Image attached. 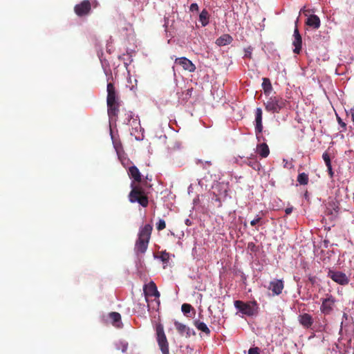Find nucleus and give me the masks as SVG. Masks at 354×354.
<instances>
[{"mask_svg": "<svg viewBox=\"0 0 354 354\" xmlns=\"http://www.w3.org/2000/svg\"><path fill=\"white\" fill-rule=\"evenodd\" d=\"M245 163L251 167L253 169L256 170V171H259L260 169H261V164L259 163V162L255 158V157H250V158H248L246 160H245Z\"/></svg>", "mask_w": 354, "mask_h": 354, "instance_id": "obj_24", "label": "nucleus"}, {"mask_svg": "<svg viewBox=\"0 0 354 354\" xmlns=\"http://www.w3.org/2000/svg\"><path fill=\"white\" fill-rule=\"evenodd\" d=\"M131 190L129 194V200L131 203H138L143 207H147L149 204V198L144 189L139 185L131 183Z\"/></svg>", "mask_w": 354, "mask_h": 354, "instance_id": "obj_2", "label": "nucleus"}, {"mask_svg": "<svg viewBox=\"0 0 354 354\" xmlns=\"http://www.w3.org/2000/svg\"><path fill=\"white\" fill-rule=\"evenodd\" d=\"M309 279L312 283H313V279L312 278H310Z\"/></svg>", "mask_w": 354, "mask_h": 354, "instance_id": "obj_44", "label": "nucleus"}, {"mask_svg": "<svg viewBox=\"0 0 354 354\" xmlns=\"http://www.w3.org/2000/svg\"><path fill=\"white\" fill-rule=\"evenodd\" d=\"M153 230V226L151 224H145L139 229L138 239L136 241L134 251L137 255L143 254L146 252L151 235Z\"/></svg>", "mask_w": 354, "mask_h": 354, "instance_id": "obj_1", "label": "nucleus"}, {"mask_svg": "<svg viewBox=\"0 0 354 354\" xmlns=\"http://www.w3.org/2000/svg\"><path fill=\"white\" fill-rule=\"evenodd\" d=\"M206 163H207L208 165H211V162L210 161H207Z\"/></svg>", "mask_w": 354, "mask_h": 354, "instance_id": "obj_43", "label": "nucleus"}, {"mask_svg": "<svg viewBox=\"0 0 354 354\" xmlns=\"http://www.w3.org/2000/svg\"><path fill=\"white\" fill-rule=\"evenodd\" d=\"M308 175L304 172L299 174L297 182L301 185H306L308 183Z\"/></svg>", "mask_w": 354, "mask_h": 354, "instance_id": "obj_28", "label": "nucleus"}, {"mask_svg": "<svg viewBox=\"0 0 354 354\" xmlns=\"http://www.w3.org/2000/svg\"><path fill=\"white\" fill-rule=\"evenodd\" d=\"M128 174L133 180L132 183H140L142 179L141 174L139 169L136 166H131L128 169Z\"/></svg>", "mask_w": 354, "mask_h": 354, "instance_id": "obj_16", "label": "nucleus"}, {"mask_svg": "<svg viewBox=\"0 0 354 354\" xmlns=\"http://www.w3.org/2000/svg\"><path fill=\"white\" fill-rule=\"evenodd\" d=\"M120 105V102L107 104L108 115L110 118L113 119L118 116Z\"/></svg>", "mask_w": 354, "mask_h": 354, "instance_id": "obj_18", "label": "nucleus"}, {"mask_svg": "<svg viewBox=\"0 0 354 354\" xmlns=\"http://www.w3.org/2000/svg\"><path fill=\"white\" fill-rule=\"evenodd\" d=\"M323 160L325 162L326 167L331 166V161L329 154L327 152H324L322 155Z\"/></svg>", "mask_w": 354, "mask_h": 354, "instance_id": "obj_32", "label": "nucleus"}, {"mask_svg": "<svg viewBox=\"0 0 354 354\" xmlns=\"http://www.w3.org/2000/svg\"><path fill=\"white\" fill-rule=\"evenodd\" d=\"M194 324L198 330L205 333L207 335L210 334V330L204 322L199 320H195L194 322Z\"/></svg>", "mask_w": 354, "mask_h": 354, "instance_id": "obj_23", "label": "nucleus"}, {"mask_svg": "<svg viewBox=\"0 0 354 354\" xmlns=\"http://www.w3.org/2000/svg\"><path fill=\"white\" fill-rule=\"evenodd\" d=\"M182 312L187 316V313H190L191 310H194L193 307L189 304H183L181 306Z\"/></svg>", "mask_w": 354, "mask_h": 354, "instance_id": "obj_29", "label": "nucleus"}, {"mask_svg": "<svg viewBox=\"0 0 354 354\" xmlns=\"http://www.w3.org/2000/svg\"><path fill=\"white\" fill-rule=\"evenodd\" d=\"M160 258L163 263H167L169 260V254L166 251H162L160 253Z\"/></svg>", "mask_w": 354, "mask_h": 354, "instance_id": "obj_31", "label": "nucleus"}, {"mask_svg": "<svg viewBox=\"0 0 354 354\" xmlns=\"http://www.w3.org/2000/svg\"><path fill=\"white\" fill-rule=\"evenodd\" d=\"M288 103V102L286 100L279 95H275L269 97L268 100L264 102V106L267 111L278 113L286 106Z\"/></svg>", "mask_w": 354, "mask_h": 354, "instance_id": "obj_3", "label": "nucleus"}, {"mask_svg": "<svg viewBox=\"0 0 354 354\" xmlns=\"http://www.w3.org/2000/svg\"><path fill=\"white\" fill-rule=\"evenodd\" d=\"M107 97L106 103L111 104L113 102H120L119 97L117 95L115 86L113 83L109 82L107 84Z\"/></svg>", "mask_w": 354, "mask_h": 354, "instance_id": "obj_12", "label": "nucleus"}, {"mask_svg": "<svg viewBox=\"0 0 354 354\" xmlns=\"http://www.w3.org/2000/svg\"><path fill=\"white\" fill-rule=\"evenodd\" d=\"M261 218L257 216L254 219L250 221V225L252 226H255L260 221Z\"/></svg>", "mask_w": 354, "mask_h": 354, "instance_id": "obj_37", "label": "nucleus"}, {"mask_svg": "<svg viewBox=\"0 0 354 354\" xmlns=\"http://www.w3.org/2000/svg\"><path fill=\"white\" fill-rule=\"evenodd\" d=\"M328 277L335 283L342 286L347 285L349 283V279L346 274L340 271L329 270Z\"/></svg>", "mask_w": 354, "mask_h": 354, "instance_id": "obj_6", "label": "nucleus"}, {"mask_svg": "<svg viewBox=\"0 0 354 354\" xmlns=\"http://www.w3.org/2000/svg\"><path fill=\"white\" fill-rule=\"evenodd\" d=\"M189 10L192 12H193V11H198L199 8H198V4L196 3H192L190 7H189Z\"/></svg>", "mask_w": 354, "mask_h": 354, "instance_id": "obj_35", "label": "nucleus"}, {"mask_svg": "<svg viewBox=\"0 0 354 354\" xmlns=\"http://www.w3.org/2000/svg\"><path fill=\"white\" fill-rule=\"evenodd\" d=\"M109 318L112 321V324L114 326H115L117 327H119L120 326V324H122L121 323V315L119 313L112 312V313H109Z\"/></svg>", "mask_w": 354, "mask_h": 354, "instance_id": "obj_25", "label": "nucleus"}, {"mask_svg": "<svg viewBox=\"0 0 354 354\" xmlns=\"http://www.w3.org/2000/svg\"><path fill=\"white\" fill-rule=\"evenodd\" d=\"M174 326L179 334L181 335H185L187 338L190 337L192 335H195L196 334L193 330H191L188 326L178 321L174 322Z\"/></svg>", "mask_w": 354, "mask_h": 354, "instance_id": "obj_13", "label": "nucleus"}, {"mask_svg": "<svg viewBox=\"0 0 354 354\" xmlns=\"http://www.w3.org/2000/svg\"><path fill=\"white\" fill-rule=\"evenodd\" d=\"M175 64L182 66L184 70L189 72H194L196 70V66L192 62L185 57L176 58Z\"/></svg>", "mask_w": 354, "mask_h": 354, "instance_id": "obj_9", "label": "nucleus"}, {"mask_svg": "<svg viewBox=\"0 0 354 354\" xmlns=\"http://www.w3.org/2000/svg\"><path fill=\"white\" fill-rule=\"evenodd\" d=\"M299 323L306 328H310L313 324L312 316L308 313H304L299 316Z\"/></svg>", "mask_w": 354, "mask_h": 354, "instance_id": "obj_17", "label": "nucleus"}, {"mask_svg": "<svg viewBox=\"0 0 354 354\" xmlns=\"http://www.w3.org/2000/svg\"><path fill=\"white\" fill-rule=\"evenodd\" d=\"M337 120L339 123V124L343 127L344 129H346V124L344 122L342 121V120L341 119L340 117H339L337 115Z\"/></svg>", "mask_w": 354, "mask_h": 354, "instance_id": "obj_38", "label": "nucleus"}, {"mask_svg": "<svg viewBox=\"0 0 354 354\" xmlns=\"http://www.w3.org/2000/svg\"><path fill=\"white\" fill-rule=\"evenodd\" d=\"M166 227V223L163 219H159L158 222L156 223V229L158 231H161Z\"/></svg>", "mask_w": 354, "mask_h": 354, "instance_id": "obj_33", "label": "nucleus"}, {"mask_svg": "<svg viewBox=\"0 0 354 354\" xmlns=\"http://www.w3.org/2000/svg\"><path fill=\"white\" fill-rule=\"evenodd\" d=\"M306 24L310 27H313L315 29H317L320 27V19L318 16L315 15H311L308 17L306 21Z\"/></svg>", "mask_w": 354, "mask_h": 354, "instance_id": "obj_20", "label": "nucleus"}, {"mask_svg": "<svg viewBox=\"0 0 354 354\" xmlns=\"http://www.w3.org/2000/svg\"><path fill=\"white\" fill-rule=\"evenodd\" d=\"M293 208L292 207H287L285 209V212L286 214H290L292 212Z\"/></svg>", "mask_w": 354, "mask_h": 354, "instance_id": "obj_40", "label": "nucleus"}, {"mask_svg": "<svg viewBox=\"0 0 354 354\" xmlns=\"http://www.w3.org/2000/svg\"><path fill=\"white\" fill-rule=\"evenodd\" d=\"M252 48H251V47H248V48L245 49V57L251 59L252 58Z\"/></svg>", "mask_w": 354, "mask_h": 354, "instance_id": "obj_34", "label": "nucleus"}, {"mask_svg": "<svg viewBox=\"0 0 354 354\" xmlns=\"http://www.w3.org/2000/svg\"><path fill=\"white\" fill-rule=\"evenodd\" d=\"M136 115H135L133 112L131 111H127L125 113V118L124 120V122H126L127 124H129L133 118H136Z\"/></svg>", "mask_w": 354, "mask_h": 354, "instance_id": "obj_30", "label": "nucleus"}, {"mask_svg": "<svg viewBox=\"0 0 354 354\" xmlns=\"http://www.w3.org/2000/svg\"><path fill=\"white\" fill-rule=\"evenodd\" d=\"M91 10V5L88 0H84L80 3L75 5L74 11L79 17L88 15Z\"/></svg>", "mask_w": 354, "mask_h": 354, "instance_id": "obj_8", "label": "nucleus"}, {"mask_svg": "<svg viewBox=\"0 0 354 354\" xmlns=\"http://www.w3.org/2000/svg\"><path fill=\"white\" fill-rule=\"evenodd\" d=\"M327 169H328V174L330 175V178H332L333 176V174H334L333 169H332V165L328 167Z\"/></svg>", "mask_w": 354, "mask_h": 354, "instance_id": "obj_39", "label": "nucleus"}, {"mask_svg": "<svg viewBox=\"0 0 354 354\" xmlns=\"http://www.w3.org/2000/svg\"><path fill=\"white\" fill-rule=\"evenodd\" d=\"M262 115L261 109L257 108L255 111V132L257 137L263 131Z\"/></svg>", "mask_w": 354, "mask_h": 354, "instance_id": "obj_14", "label": "nucleus"}, {"mask_svg": "<svg viewBox=\"0 0 354 354\" xmlns=\"http://www.w3.org/2000/svg\"><path fill=\"white\" fill-rule=\"evenodd\" d=\"M232 40H233V39H232V36H230L229 34H224V35H221V37H219L216 40L215 43L218 46H225V45L231 44Z\"/></svg>", "mask_w": 354, "mask_h": 354, "instance_id": "obj_21", "label": "nucleus"}, {"mask_svg": "<svg viewBox=\"0 0 354 354\" xmlns=\"http://www.w3.org/2000/svg\"><path fill=\"white\" fill-rule=\"evenodd\" d=\"M248 248L251 249V250L254 251L255 248V245L253 243H248Z\"/></svg>", "mask_w": 354, "mask_h": 354, "instance_id": "obj_41", "label": "nucleus"}, {"mask_svg": "<svg viewBox=\"0 0 354 354\" xmlns=\"http://www.w3.org/2000/svg\"><path fill=\"white\" fill-rule=\"evenodd\" d=\"M257 151L262 158H266L270 154V149L266 143H261L257 145Z\"/></svg>", "mask_w": 354, "mask_h": 354, "instance_id": "obj_22", "label": "nucleus"}, {"mask_svg": "<svg viewBox=\"0 0 354 354\" xmlns=\"http://www.w3.org/2000/svg\"><path fill=\"white\" fill-rule=\"evenodd\" d=\"M128 124L129 126H131L132 128L131 132V135L135 134L136 133L144 131V129L141 127L140 119H139L138 116H137V115Z\"/></svg>", "mask_w": 354, "mask_h": 354, "instance_id": "obj_19", "label": "nucleus"}, {"mask_svg": "<svg viewBox=\"0 0 354 354\" xmlns=\"http://www.w3.org/2000/svg\"><path fill=\"white\" fill-rule=\"evenodd\" d=\"M350 113L351 114L352 120L354 122V107L350 109Z\"/></svg>", "mask_w": 354, "mask_h": 354, "instance_id": "obj_42", "label": "nucleus"}, {"mask_svg": "<svg viewBox=\"0 0 354 354\" xmlns=\"http://www.w3.org/2000/svg\"><path fill=\"white\" fill-rule=\"evenodd\" d=\"M336 302L335 298L332 295H326V297L322 299L320 310L324 315L332 313Z\"/></svg>", "mask_w": 354, "mask_h": 354, "instance_id": "obj_7", "label": "nucleus"}, {"mask_svg": "<svg viewBox=\"0 0 354 354\" xmlns=\"http://www.w3.org/2000/svg\"><path fill=\"white\" fill-rule=\"evenodd\" d=\"M234 307L240 313L247 316H253L258 312V304L256 301L244 302L241 300H236L234 303Z\"/></svg>", "mask_w": 354, "mask_h": 354, "instance_id": "obj_4", "label": "nucleus"}, {"mask_svg": "<svg viewBox=\"0 0 354 354\" xmlns=\"http://www.w3.org/2000/svg\"><path fill=\"white\" fill-rule=\"evenodd\" d=\"M284 288V283L282 279H274L270 282L268 289L272 290L273 295H279Z\"/></svg>", "mask_w": 354, "mask_h": 354, "instance_id": "obj_10", "label": "nucleus"}, {"mask_svg": "<svg viewBox=\"0 0 354 354\" xmlns=\"http://www.w3.org/2000/svg\"><path fill=\"white\" fill-rule=\"evenodd\" d=\"M293 36L294 40L292 41V45L295 46L293 52L296 54H299L301 49L302 39L297 27L294 30Z\"/></svg>", "mask_w": 354, "mask_h": 354, "instance_id": "obj_15", "label": "nucleus"}, {"mask_svg": "<svg viewBox=\"0 0 354 354\" xmlns=\"http://www.w3.org/2000/svg\"><path fill=\"white\" fill-rule=\"evenodd\" d=\"M143 290L146 297H154L156 298L160 297V292L158 291L156 285L153 281H151L145 284Z\"/></svg>", "mask_w": 354, "mask_h": 354, "instance_id": "obj_11", "label": "nucleus"}, {"mask_svg": "<svg viewBox=\"0 0 354 354\" xmlns=\"http://www.w3.org/2000/svg\"><path fill=\"white\" fill-rule=\"evenodd\" d=\"M156 340L162 354H169V343L164 331V327L158 324L156 327Z\"/></svg>", "mask_w": 354, "mask_h": 354, "instance_id": "obj_5", "label": "nucleus"}, {"mask_svg": "<svg viewBox=\"0 0 354 354\" xmlns=\"http://www.w3.org/2000/svg\"><path fill=\"white\" fill-rule=\"evenodd\" d=\"M248 354H260L259 348L258 347L250 348Z\"/></svg>", "mask_w": 354, "mask_h": 354, "instance_id": "obj_36", "label": "nucleus"}, {"mask_svg": "<svg viewBox=\"0 0 354 354\" xmlns=\"http://www.w3.org/2000/svg\"><path fill=\"white\" fill-rule=\"evenodd\" d=\"M262 87L266 95H269L272 90L271 82L268 78H263Z\"/></svg>", "mask_w": 354, "mask_h": 354, "instance_id": "obj_27", "label": "nucleus"}, {"mask_svg": "<svg viewBox=\"0 0 354 354\" xmlns=\"http://www.w3.org/2000/svg\"><path fill=\"white\" fill-rule=\"evenodd\" d=\"M209 13L207 10L204 9L202 10L199 15V21H201L203 26H205L209 23Z\"/></svg>", "mask_w": 354, "mask_h": 354, "instance_id": "obj_26", "label": "nucleus"}]
</instances>
